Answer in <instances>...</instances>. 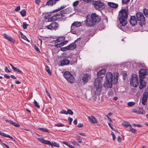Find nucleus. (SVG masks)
I'll list each match as a JSON object with an SVG mask.
<instances>
[{"mask_svg":"<svg viewBox=\"0 0 148 148\" xmlns=\"http://www.w3.org/2000/svg\"><path fill=\"white\" fill-rule=\"evenodd\" d=\"M130 0H122V3L124 4H127L130 2Z\"/></svg>","mask_w":148,"mask_h":148,"instance_id":"nucleus-46","label":"nucleus"},{"mask_svg":"<svg viewBox=\"0 0 148 148\" xmlns=\"http://www.w3.org/2000/svg\"><path fill=\"white\" fill-rule=\"evenodd\" d=\"M34 104L35 106L37 107L38 108H40V106L38 104L37 102L35 100H34Z\"/></svg>","mask_w":148,"mask_h":148,"instance_id":"nucleus-36","label":"nucleus"},{"mask_svg":"<svg viewBox=\"0 0 148 148\" xmlns=\"http://www.w3.org/2000/svg\"><path fill=\"white\" fill-rule=\"evenodd\" d=\"M140 110V108H134L132 110V112H135L138 113L139 110Z\"/></svg>","mask_w":148,"mask_h":148,"instance_id":"nucleus-37","label":"nucleus"},{"mask_svg":"<svg viewBox=\"0 0 148 148\" xmlns=\"http://www.w3.org/2000/svg\"><path fill=\"white\" fill-rule=\"evenodd\" d=\"M89 122L92 123H97V121L95 118L93 116H89L88 117Z\"/></svg>","mask_w":148,"mask_h":148,"instance_id":"nucleus-13","label":"nucleus"},{"mask_svg":"<svg viewBox=\"0 0 148 148\" xmlns=\"http://www.w3.org/2000/svg\"><path fill=\"white\" fill-rule=\"evenodd\" d=\"M101 18L96 13H93L91 15L86 16L85 22L86 25L92 26L94 25L96 23L99 22Z\"/></svg>","mask_w":148,"mask_h":148,"instance_id":"nucleus-3","label":"nucleus"},{"mask_svg":"<svg viewBox=\"0 0 148 148\" xmlns=\"http://www.w3.org/2000/svg\"><path fill=\"white\" fill-rule=\"evenodd\" d=\"M56 15L58 20L62 18L63 19H64V18H66V17L64 15L62 14V13H61L60 12L59 13L56 14Z\"/></svg>","mask_w":148,"mask_h":148,"instance_id":"nucleus-18","label":"nucleus"},{"mask_svg":"<svg viewBox=\"0 0 148 148\" xmlns=\"http://www.w3.org/2000/svg\"><path fill=\"white\" fill-rule=\"evenodd\" d=\"M108 5L110 7L114 8H116L118 6V4L111 2H108Z\"/></svg>","mask_w":148,"mask_h":148,"instance_id":"nucleus-16","label":"nucleus"},{"mask_svg":"<svg viewBox=\"0 0 148 148\" xmlns=\"http://www.w3.org/2000/svg\"><path fill=\"white\" fill-rule=\"evenodd\" d=\"M70 61L69 60L64 58L62 60L61 62L60 65L61 66H63L67 65L69 64Z\"/></svg>","mask_w":148,"mask_h":148,"instance_id":"nucleus-14","label":"nucleus"},{"mask_svg":"<svg viewBox=\"0 0 148 148\" xmlns=\"http://www.w3.org/2000/svg\"><path fill=\"white\" fill-rule=\"evenodd\" d=\"M148 97V92H145L143 93V98L142 100V104L145 105Z\"/></svg>","mask_w":148,"mask_h":148,"instance_id":"nucleus-10","label":"nucleus"},{"mask_svg":"<svg viewBox=\"0 0 148 148\" xmlns=\"http://www.w3.org/2000/svg\"><path fill=\"white\" fill-rule=\"evenodd\" d=\"M34 48L36 51L38 53H40V51L38 48L36 46H35Z\"/></svg>","mask_w":148,"mask_h":148,"instance_id":"nucleus-56","label":"nucleus"},{"mask_svg":"<svg viewBox=\"0 0 148 148\" xmlns=\"http://www.w3.org/2000/svg\"><path fill=\"white\" fill-rule=\"evenodd\" d=\"M45 91H46V94H47V95L49 97L50 99H51V97L50 95V94H49V93L48 92V91H47V88H45Z\"/></svg>","mask_w":148,"mask_h":148,"instance_id":"nucleus-53","label":"nucleus"},{"mask_svg":"<svg viewBox=\"0 0 148 148\" xmlns=\"http://www.w3.org/2000/svg\"><path fill=\"white\" fill-rule=\"evenodd\" d=\"M92 4L95 8L99 10H102L105 8L104 3L100 1H94L92 2Z\"/></svg>","mask_w":148,"mask_h":148,"instance_id":"nucleus-5","label":"nucleus"},{"mask_svg":"<svg viewBox=\"0 0 148 148\" xmlns=\"http://www.w3.org/2000/svg\"><path fill=\"white\" fill-rule=\"evenodd\" d=\"M129 131L131 132L132 133L134 134H135L136 133V130L131 127L130 128L129 130Z\"/></svg>","mask_w":148,"mask_h":148,"instance_id":"nucleus-40","label":"nucleus"},{"mask_svg":"<svg viewBox=\"0 0 148 148\" xmlns=\"http://www.w3.org/2000/svg\"><path fill=\"white\" fill-rule=\"evenodd\" d=\"M81 25V24L80 22H78L77 21L74 22L72 24L71 26V28H72L73 26H74L76 27H79Z\"/></svg>","mask_w":148,"mask_h":148,"instance_id":"nucleus-20","label":"nucleus"},{"mask_svg":"<svg viewBox=\"0 0 148 148\" xmlns=\"http://www.w3.org/2000/svg\"><path fill=\"white\" fill-rule=\"evenodd\" d=\"M68 114L72 115L73 114V112L71 110L69 109L67 110V114Z\"/></svg>","mask_w":148,"mask_h":148,"instance_id":"nucleus-45","label":"nucleus"},{"mask_svg":"<svg viewBox=\"0 0 148 148\" xmlns=\"http://www.w3.org/2000/svg\"><path fill=\"white\" fill-rule=\"evenodd\" d=\"M113 94V92L111 90H110L108 93V95L110 96H112Z\"/></svg>","mask_w":148,"mask_h":148,"instance_id":"nucleus-54","label":"nucleus"},{"mask_svg":"<svg viewBox=\"0 0 148 148\" xmlns=\"http://www.w3.org/2000/svg\"><path fill=\"white\" fill-rule=\"evenodd\" d=\"M122 125L126 127H127L128 126L130 127H132L131 125L127 122H124L123 123Z\"/></svg>","mask_w":148,"mask_h":148,"instance_id":"nucleus-27","label":"nucleus"},{"mask_svg":"<svg viewBox=\"0 0 148 148\" xmlns=\"http://www.w3.org/2000/svg\"><path fill=\"white\" fill-rule=\"evenodd\" d=\"M67 41H65L63 42H62L60 43V45H61V47H62L63 46H64V45L66 44L67 42Z\"/></svg>","mask_w":148,"mask_h":148,"instance_id":"nucleus-51","label":"nucleus"},{"mask_svg":"<svg viewBox=\"0 0 148 148\" xmlns=\"http://www.w3.org/2000/svg\"><path fill=\"white\" fill-rule=\"evenodd\" d=\"M71 11V9L70 8H66L60 11L61 13L62 14H64L70 13Z\"/></svg>","mask_w":148,"mask_h":148,"instance_id":"nucleus-17","label":"nucleus"},{"mask_svg":"<svg viewBox=\"0 0 148 148\" xmlns=\"http://www.w3.org/2000/svg\"><path fill=\"white\" fill-rule=\"evenodd\" d=\"M119 73L117 72L114 73L113 76L112 73H108L106 76V80L103 84V86L106 88H111L112 87V82L116 84L118 82Z\"/></svg>","mask_w":148,"mask_h":148,"instance_id":"nucleus-1","label":"nucleus"},{"mask_svg":"<svg viewBox=\"0 0 148 148\" xmlns=\"http://www.w3.org/2000/svg\"><path fill=\"white\" fill-rule=\"evenodd\" d=\"M138 113L144 114L145 113V112L142 108H140V110H139Z\"/></svg>","mask_w":148,"mask_h":148,"instance_id":"nucleus-38","label":"nucleus"},{"mask_svg":"<svg viewBox=\"0 0 148 148\" xmlns=\"http://www.w3.org/2000/svg\"><path fill=\"white\" fill-rule=\"evenodd\" d=\"M38 129L42 132H47L48 133H49V132L48 130L45 128H39Z\"/></svg>","mask_w":148,"mask_h":148,"instance_id":"nucleus-33","label":"nucleus"},{"mask_svg":"<svg viewBox=\"0 0 148 148\" xmlns=\"http://www.w3.org/2000/svg\"><path fill=\"white\" fill-rule=\"evenodd\" d=\"M60 113L61 114H64L67 115V111L64 110H62L60 112Z\"/></svg>","mask_w":148,"mask_h":148,"instance_id":"nucleus-50","label":"nucleus"},{"mask_svg":"<svg viewBox=\"0 0 148 148\" xmlns=\"http://www.w3.org/2000/svg\"><path fill=\"white\" fill-rule=\"evenodd\" d=\"M72 144L74 145H77L78 146H79V145L75 141H73L72 142Z\"/></svg>","mask_w":148,"mask_h":148,"instance_id":"nucleus-52","label":"nucleus"},{"mask_svg":"<svg viewBox=\"0 0 148 148\" xmlns=\"http://www.w3.org/2000/svg\"><path fill=\"white\" fill-rule=\"evenodd\" d=\"M65 38L63 37H60L57 38L58 41L60 42L61 41L63 40H64Z\"/></svg>","mask_w":148,"mask_h":148,"instance_id":"nucleus-41","label":"nucleus"},{"mask_svg":"<svg viewBox=\"0 0 148 148\" xmlns=\"http://www.w3.org/2000/svg\"><path fill=\"white\" fill-rule=\"evenodd\" d=\"M89 75L88 74H84L83 75L82 79L83 82H86L89 78Z\"/></svg>","mask_w":148,"mask_h":148,"instance_id":"nucleus-26","label":"nucleus"},{"mask_svg":"<svg viewBox=\"0 0 148 148\" xmlns=\"http://www.w3.org/2000/svg\"><path fill=\"white\" fill-rule=\"evenodd\" d=\"M51 24L53 29L56 30L58 29V27L59 26V25L57 23L53 22Z\"/></svg>","mask_w":148,"mask_h":148,"instance_id":"nucleus-21","label":"nucleus"},{"mask_svg":"<svg viewBox=\"0 0 148 148\" xmlns=\"http://www.w3.org/2000/svg\"><path fill=\"white\" fill-rule=\"evenodd\" d=\"M75 138L78 143H81L82 142V138L80 136H77L75 137Z\"/></svg>","mask_w":148,"mask_h":148,"instance_id":"nucleus-30","label":"nucleus"},{"mask_svg":"<svg viewBox=\"0 0 148 148\" xmlns=\"http://www.w3.org/2000/svg\"><path fill=\"white\" fill-rule=\"evenodd\" d=\"M5 71L7 73H10L11 72V71L8 70L7 67H6L5 68Z\"/></svg>","mask_w":148,"mask_h":148,"instance_id":"nucleus-60","label":"nucleus"},{"mask_svg":"<svg viewBox=\"0 0 148 148\" xmlns=\"http://www.w3.org/2000/svg\"><path fill=\"white\" fill-rule=\"evenodd\" d=\"M138 84V76L136 74H132L130 78V84L133 87H136Z\"/></svg>","mask_w":148,"mask_h":148,"instance_id":"nucleus-6","label":"nucleus"},{"mask_svg":"<svg viewBox=\"0 0 148 148\" xmlns=\"http://www.w3.org/2000/svg\"><path fill=\"white\" fill-rule=\"evenodd\" d=\"M6 122H8L9 123L13 125H14L16 127H20V125L19 124H18L15 122H14L11 120H6Z\"/></svg>","mask_w":148,"mask_h":148,"instance_id":"nucleus-23","label":"nucleus"},{"mask_svg":"<svg viewBox=\"0 0 148 148\" xmlns=\"http://www.w3.org/2000/svg\"><path fill=\"white\" fill-rule=\"evenodd\" d=\"M117 141L119 143H120L121 142V138L120 136H119L117 139Z\"/></svg>","mask_w":148,"mask_h":148,"instance_id":"nucleus-63","label":"nucleus"},{"mask_svg":"<svg viewBox=\"0 0 148 148\" xmlns=\"http://www.w3.org/2000/svg\"><path fill=\"white\" fill-rule=\"evenodd\" d=\"M61 50L62 51H65L66 50H68L67 47L61 48Z\"/></svg>","mask_w":148,"mask_h":148,"instance_id":"nucleus-58","label":"nucleus"},{"mask_svg":"<svg viewBox=\"0 0 148 148\" xmlns=\"http://www.w3.org/2000/svg\"><path fill=\"white\" fill-rule=\"evenodd\" d=\"M44 144L47 145H51V142L48 140H45Z\"/></svg>","mask_w":148,"mask_h":148,"instance_id":"nucleus-44","label":"nucleus"},{"mask_svg":"<svg viewBox=\"0 0 148 148\" xmlns=\"http://www.w3.org/2000/svg\"><path fill=\"white\" fill-rule=\"evenodd\" d=\"M3 36L5 39L10 42H13V39L8 35L6 34H4Z\"/></svg>","mask_w":148,"mask_h":148,"instance_id":"nucleus-24","label":"nucleus"},{"mask_svg":"<svg viewBox=\"0 0 148 148\" xmlns=\"http://www.w3.org/2000/svg\"><path fill=\"white\" fill-rule=\"evenodd\" d=\"M147 72L146 70L144 69H140L139 71V77L140 78L144 79L145 76L147 75Z\"/></svg>","mask_w":148,"mask_h":148,"instance_id":"nucleus-9","label":"nucleus"},{"mask_svg":"<svg viewBox=\"0 0 148 148\" xmlns=\"http://www.w3.org/2000/svg\"><path fill=\"white\" fill-rule=\"evenodd\" d=\"M68 120L69 121V124H70V125H71V124L72 122L73 121L72 119L70 117H69L68 119Z\"/></svg>","mask_w":148,"mask_h":148,"instance_id":"nucleus-59","label":"nucleus"},{"mask_svg":"<svg viewBox=\"0 0 148 148\" xmlns=\"http://www.w3.org/2000/svg\"><path fill=\"white\" fill-rule=\"evenodd\" d=\"M0 135H1V136H2L4 137L9 138L11 139H14L11 136H10V135H8L6 134H5L4 133L2 132H1V131H0Z\"/></svg>","mask_w":148,"mask_h":148,"instance_id":"nucleus-22","label":"nucleus"},{"mask_svg":"<svg viewBox=\"0 0 148 148\" xmlns=\"http://www.w3.org/2000/svg\"><path fill=\"white\" fill-rule=\"evenodd\" d=\"M55 46L57 48H60L61 47L60 43L59 44H57L55 45Z\"/></svg>","mask_w":148,"mask_h":148,"instance_id":"nucleus-61","label":"nucleus"},{"mask_svg":"<svg viewBox=\"0 0 148 148\" xmlns=\"http://www.w3.org/2000/svg\"><path fill=\"white\" fill-rule=\"evenodd\" d=\"M14 70L15 71H16L19 73H20L21 74H23V73L22 72V71L21 70H20L18 69H17L16 68H15V69H14Z\"/></svg>","mask_w":148,"mask_h":148,"instance_id":"nucleus-47","label":"nucleus"},{"mask_svg":"<svg viewBox=\"0 0 148 148\" xmlns=\"http://www.w3.org/2000/svg\"><path fill=\"white\" fill-rule=\"evenodd\" d=\"M62 143L69 147L70 148H75L74 146L70 145L69 143L66 141L62 142Z\"/></svg>","mask_w":148,"mask_h":148,"instance_id":"nucleus-28","label":"nucleus"},{"mask_svg":"<svg viewBox=\"0 0 148 148\" xmlns=\"http://www.w3.org/2000/svg\"><path fill=\"white\" fill-rule=\"evenodd\" d=\"M45 70L50 75L51 74V72L49 69V67L47 66L45 67Z\"/></svg>","mask_w":148,"mask_h":148,"instance_id":"nucleus-35","label":"nucleus"},{"mask_svg":"<svg viewBox=\"0 0 148 148\" xmlns=\"http://www.w3.org/2000/svg\"><path fill=\"white\" fill-rule=\"evenodd\" d=\"M132 126H137L138 127H142V126L141 125L139 124H132Z\"/></svg>","mask_w":148,"mask_h":148,"instance_id":"nucleus-57","label":"nucleus"},{"mask_svg":"<svg viewBox=\"0 0 148 148\" xmlns=\"http://www.w3.org/2000/svg\"><path fill=\"white\" fill-rule=\"evenodd\" d=\"M52 147L53 146L54 147H59L60 146L59 145V144H58L56 142L53 141L52 142V143H51V145Z\"/></svg>","mask_w":148,"mask_h":148,"instance_id":"nucleus-31","label":"nucleus"},{"mask_svg":"<svg viewBox=\"0 0 148 148\" xmlns=\"http://www.w3.org/2000/svg\"><path fill=\"white\" fill-rule=\"evenodd\" d=\"M106 73V70L104 69L100 70L97 73L98 77H100V76L104 75Z\"/></svg>","mask_w":148,"mask_h":148,"instance_id":"nucleus-19","label":"nucleus"},{"mask_svg":"<svg viewBox=\"0 0 148 148\" xmlns=\"http://www.w3.org/2000/svg\"><path fill=\"white\" fill-rule=\"evenodd\" d=\"M56 20H58L57 19V18L56 17V14L53 15L50 18H49V21H54Z\"/></svg>","mask_w":148,"mask_h":148,"instance_id":"nucleus-25","label":"nucleus"},{"mask_svg":"<svg viewBox=\"0 0 148 148\" xmlns=\"http://www.w3.org/2000/svg\"><path fill=\"white\" fill-rule=\"evenodd\" d=\"M128 15V10L127 9H122L119 12L118 18L120 23L118 25V27L122 30H123V27L127 24Z\"/></svg>","mask_w":148,"mask_h":148,"instance_id":"nucleus-2","label":"nucleus"},{"mask_svg":"<svg viewBox=\"0 0 148 148\" xmlns=\"http://www.w3.org/2000/svg\"><path fill=\"white\" fill-rule=\"evenodd\" d=\"M139 82L140 84L139 86V87L140 89H143L145 87L146 85V83L143 80V79L140 78Z\"/></svg>","mask_w":148,"mask_h":148,"instance_id":"nucleus-12","label":"nucleus"},{"mask_svg":"<svg viewBox=\"0 0 148 148\" xmlns=\"http://www.w3.org/2000/svg\"><path fill=\"white\" fill-rule=\"evenodd\" d=\"M64 76L66 80L71 83H73L75 82V79L69 71H66L64 74Z\"/></svg>","mask_w":148,"mask_h":148,"instance_id":"nucleus-8","label":"nucleus"},{"mask_svg":"<svg viewBox=\"0 0 148 148\" xmlns=\"http://www.w3.org/2000/svg\"><path fill=\"white\" fill-rule=\"evenodd\" d=\"M78 3L79 1H77L73 3V5L74 7H75L78 4Z\"/></svg>","mask_w":148,"mask_h":148,"instance_id":"nucleus-48","label":"nucleus"},{"mask_svg":"<svg viewBox=\"0 0 148 148\" xmlns=\"http://www.w3.org/2000/svg\"><path fill=\"white\" fill-rule=\"evenodd\" d=\"M67 47L68 50H72L76 48V45L75 42H73Z\"/></svg>","mask_w":148,"mask_h":148,"instance_id":"nucleus-15","label":"nucleus"},{"mask_svg":"<svg viewBox=\"0 0 148 148\" xmlns=\"http://www.w3.org/2000/svg\"><path fill=\"white\" fill-rule=\"evenodd\" d=\"M136 17L137 20L140 21L139 23V25L142 26L143 23L145 22V18L143 13L141 12H138L136 13Z\"/></svg>","mask_w":148,"mask_h":148,"instance_id":"nucleus-7","label":"nucleus"},{"mask_svg":"<svg viewBox=\"0 0 148 148\" xmlns=\"http://www.w3.org/2000/svg\"><path fill=\"white\" fill-rule=\"evenodd\" d=\"M135 104V103L134 102H130L128 103L127 105L129 106H132L134 105Z\"/></svg>","mask_w":148,"mask_h":148,"instance_id":"nucleus-39","label":"nucleus"},{"mask_svg":"<svg viewBox=\"0 0 148 148\" xmlns=\"http://www.w3.org/2000/svg\"><path fill=\"white\" fill-rule=\"evenodd\" d=\"M130 23L132 26H134L137 23L136 20L135 16H131L130 18L129 21Z\"/></svg>","mask_w":148,"mask_h":148,"instance_id":"nucleus-11","label":"nucleus"},{"mask_svg":"<svg viewBox=\"0 0 148 148\" xmlns=\"http://www.w3.org/2000/svg\"><path fill=\"white\" fill-rule=\"evenodd\" d=\"M28 26H29V25L27 24L26 23L23 22V29H26L27 27Z\"/></svg>","mask_w":148,"mask_h":148,"instance_id":"nucleus-43","label":"nucleus"},{"mask_svg":"<svg viewBox=\"0 0 148 148\" xmlns=\"http://www.w3.org/2000/svg\"><path fill=\"white\" fill-rule=\"evenodd\" d=\"M47 27L49 29H53L51 23L49 25L47 26Z\"/></svg>","mask_w":148,"mask_h":148,"instance_id":"nucleus-55","label":"nucleus"},{"mask_svg":"<svg viewBox=\"0 0 148 148\" xmlns=\"http://www.w3.org/2000/svg\"><path fill=\"white\" fill-rule=\"evenodd\" d=\"M143 13L146 17L148 18V10L147 9H144L143 10Z\"/></svg>","mask_w":148,"mask_h":148,"instance_id":"nucleus-32","label":"nucleus"},{"mask_svg":"<svg viewBox=\"0 0 148 148\" xmlns=\"http://www.w3.org/2000/svg\"><path fill=\"white\" fill-rule=\"evenodd\" d=\"M102 77H97L95 79V82L94 83V93L95 95L97 94L98 92L101 91L102 90L101 82Z\"/></svg>","mask_w":148,"mask_h":148,"instance_id":"nucleus-4","label":"nucleus"},{"mask_svg":"<svg viewBox=\"0 0 148 148\" xmlns=\"http://www.w3.org/2000/svg\"><path fill=\"white\" fill-rule=\"evenodd\" d=\"M20 14L23 17L25 16L26 15V11L25 9H23L20 12Z\"/></svg>","mask_w":148,"mask_h":148,"instance_id":"nucleus-29","label":"nucleus"},{"mask_svg":"<svg viewBox=\"0 0 148 148\" xmlns=\"http://www.w3.org/2000/svg\"><path fill=\"white\" fill-rule=\"evenodd\" d=\"M20 9V6H18L14 10L15 11H18Z\"/></svg>","mask_w":148,"mask_h":148,"instance_id":"nucleus-62","label":"nucleus"},{"mask_svg":"<svg viewBox=\"0 0 148 148\" xmlns=\"http://www.w3.org/2000/svg\"><path fill=\"white\" fill-rule=\"evenodd\" d=\"M64 126V124H63L61 123H57L54 124L55 126L58 127H63Z\"/></svg>","mask_w":148,"mask_h":148,"instance_id":"nucleus-42","label":"nucleus"},{"mask_svg":"<svg viewBox=\"0 0 148 148\" xmlns=\"http://www.w3.org/2000/svg\"><path fill=\"white\" fill-rule=\"evenodd\" d=\"M83 126V125L81 123H79L77 127H82Z\"/></svg>","mask_w":148,"mask_h":148,"instance_id":"nucleus-64","label":"nucleus"},{"mask_svg":"<svg viewBox=\"0 0 148 148\" xmlns=\"http://www.w3.org/2000/svg\"><path fill=\"white\" fill-rule=\"evenodd\" d=\"M38 140L40 142H41V143H44V142L45 141V140L42 138H38Z\"/></svg>","mask_w":148,"mask_h":148,"instance_id":"nucleus-49","label":"nucleus"},{"mask_svg":"<svg viewBox=\"0 0 148 148\" xmlns=\"http://www.w3.org/2000/svg\"><path fill=\"white\" fill-rule=\"evenodd\" d=\"M20 33L21 34V37L22 38H23V39L25 40H27V41H28V40L27 38L25 36V35H23V34L22 33V32H20Z\"/></svg>","mask_w":148,"mask_h":148,"instance_id":"nucleus-34","label":"nucleus"}]
</instances>
